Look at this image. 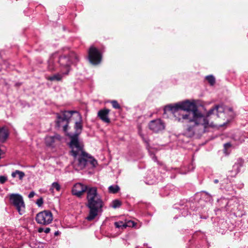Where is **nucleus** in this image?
Here are the masks:
<instances>
[{
  "label": "nucleus",
  "instance_id": "6e6552de",
  "mask_svg": "<svg viewBox=\"0 0 248 248\" xmlns=\"http://www.w3.org/2000/svg\"><path fill=\"white\" fill-rule=\"evenodd\" d=\"M35 219L38 224L47 225L53 220L52 214L48 210L40 212L36 215Z\"/></svg>",
  "mask_w": 248,
  "mask_h": 248
},
{
  "label": "nucleus",
  "instance_id": "7ed1b4c3",
  "mask_svg": "<svg viewBox=\"0 0 248 248\" xmlns=\"http://www.w3.org/2000/svg\"><path fill=\"white\" fill-rule=\"evenodd\" d=\"M87 206L89 209L86 219L88 221L93 220L99 213L102 212L104 202L101 196L98 193L95 186H90L87 192Z\"/></svg>",
  "mask_w": 248,
  "mask_h": 248
},
{
  "label": "nucleus",
  "instance_id": "20e7f679",
  "mask_svg": "<svg viewBox=\"0 0 248 248\" xmlns=\"http://www.w3.org/2000/svg\"><path fill=\"white\" fill-rule=\"evenodd\" d=\"M75 133L73 134H68V136L70 138V141L69 143V146L71 149L72 155H85L83 149V145L79 141L78 136L81 132L82 129V125L81 120L79 122H76L75 124Z\"/></svg>",
  "mask_w": 248,
  "mask_h": 248
},
{
  "label": "nucleus",
  "instance_id": "f03ea898",
  "mask_svg": "<svg viewBox=\"0 0 248 248\" xmlns=\"http://www.w3.org/2000/svg\"><path fill=\"white\" fill-rule=\"evenodd\" d=\"M79 61L78 55L73 51L63 53L55 52L52 54L48 61V69L50 71L60 68L62 75H68L71 69V65Z\"/></svg>",
  "mask_w": 248,
  "mask_h": 248
},
{
  "label": "nucleus",
  "instance_id": "0eeeda50",
  "mask_svg": "<svg viewBox=\"0 0 248 248\" xmlns=\"http://www.w3.org/2000/svg\"><path fill=\"white\" fill-rule=\"evenodd\" d=\"M10 203L16 209L20 215L25 212V204L22 197L18 194H11L9 195Z\"/></svg>",
  "mask_w": 248,
  "mask_h": 248
},
{
  "label": "nucleus",
  "instance_id": "f3484780",
  "mask_svg": "<svg viewBox=\"0 0 248 248\" xmlns=\"http://www.w3.org/2000/svg\"><path fill=\"white\" fill-rule=\"evenodd\" d=\"M11 175L13 178L18 177L19 180H22L25 176V174L23 171L16 170L12 173Z\"/></svg>",
  "mask_w": 248,
  "mask_h": 248
},
{
  "label": "nucleus",
  "instance_id": "1a4fd4ad",
  "mask_svg": "<svg viewBox=\"0 0 248 248\" xmlns=\"http://www.w3.org/2000/svg\"><path fill=\"white\" fill-rule=\"evenodd\" d=\"M102 56L99 50L95 47L92 46L88 51V59L90 62L93 64H97L101 61Z\"/></svg>",
  "mask_w": 248,
  "mask_h": 248
},
{
  "label": "nucleus",
  "instance_id": "f257e3e1",
  "mask_svg": "<svg viewBox=\"0 0 248 248\" xmlns=\"http://www.w3.org/2000/svg\"><path fill=\"white\" fill-rule=\"evenodd\" d=\"M165 110L171 112L175 122L193 124H187L184 130V135L189 138L195 135L197 126L202 127L203 132H205L207 128L217 126L211 121L212 118L223 117L225 113H228L230 117L234 115L231 108L222 105H216L204 115L198 109L194 101L188 100L168 105Z\"/></svg>",
  "mask_w": 248,
  "mask_h": 248
},
{
  "label": "nucleus",
  "instance_id": "4be33fe9",
  "mask_svg": "<svg viewBox=\"0 0 248 248\" xmlns=\"http://www.w3.org/2000/svg\"><path fill=\"white\" fill-rule=\"evenodd\" d=\"M206 79L211 85H213L215 83V78L212 75L206 76Z\"/></svg>",
  "mask_w": 248,
  "mask_h": 248
},
{
  "label": "nucleus",
  "instance_id": "412c9836",
  "mask_svg": "<svg viewBox=\"0 0 248 248\" xmlns=\"http://www.w3.org/2000/svg\"><path fill=\"white\" fill-rule=\"evenodd\" d=\"M115 226L119 229H124V222L122 221H119L114 223Z\"/></svg>",
  "mask_w": 248,
  "mask_h": 248
},
{
  "label": "nucleus",
  "instance_id": "ddd939ff",
  "mask_svg": "<svg viewBox=\"0 0 248 248\" xmlns=\"http://www.w3.org/2000/svg\"><path fill=\"white\" fill-rule=\"evenodd\" d=\"M61 139V136L58 134L53 136H47L45 139L46 143L47 146H52L55 142L60 141Z\"/></svg>",
  "mask_w": 248,
  "mask_h": 248
},
{
  "label": "nucleus",
  "instance_id": "c85d7f7f",
  "mask_svg": "<svg viewBox=\"0 0 248 248\" xmlns=\"http://www.w3.org/2000/svg\"><path fill=\"white\" fill-rule=\"evenodd\" d=\"M50 229L49 228H46L44 231V232H46V233H49L50 232Z\"/></svg>",
  "mask_w": 248,
  "mask_h": 248
},
{
  "label": "nucleus",
  "instance_id": "f8f14e48",
  "mask_svg": "<svg viewBox=\"0 0 248 248\" xmlns=\"http://www.w3.org/2000/svg\"><path fill=\"white\" fill-rule=\"evenodd\" d=\"M110 110L107 108L100 110L97 113V116L104 123L108 124L110 121L108 117Z\"/></svg>",
  "mask_w": 248,
  "mask_h": 248
},
{
  "label": "nucleus",
  "instance_id": "aec40b11",
  "mask_svg": "<svg viewBox=\"0 0 248 248\" xmlns=\"http://www.w3.org/2000/svg\"><path fill=\"white\" fill-rule=\"evenodd\" d=\"M108 190L109 193L114 194L117 193L119 191L120 187L117 185H112L108 187Z\"/></svg>",
  "mask_w": 248,
  "mask_h": 248
},
{
  "label": "nucleus",
  "instance_id": "423d86ee",
  "mask_svg": "<svg viewBox=\"0 0 248 248\" xmlns=\"http://www.w3.org/2000/svg\"><path fill=\"white\" fill-rule=\"evenodd\" d=\"M74 113H77V112L75 111H63L57 114V126L58 127H62L63 130L66 132L69 123V120Z\"/></svg>",
  "mask_w": 248,
  "mask_h": 248
},
{
  "label": "nucleus",
  "instance_id": "9b49d317",
  "mask_svg": "<svg viewBox=\"0 0 248 248\" xmlns=\"http://www.w3.org/2000/svg\"><path fill=\"white\" fill-rule=\"evenodd\" d=\"M148 125L149 129L155 133L163 130L165 127L164 123L160 119L151 121Z\"/></svg>",
  "mask_w": 248,
  "mask_h": 248
},
{
  "label": "nucleus",
  "instance_id": "6ab92c4d",
  "mask_svg": "<svg viewBox=\"0 0 248 248\" xmlns=\"http://www.w3.org/2000/svg\"><path fill=\"white\" fill-rule=\"evenodd\" d=\"M62 74L57 73L52 76L47 78V79L50 81H60L62 79Z\"/></svg>",
  "mask_w": 248,
  "mask_h": 248
},
{
  "label": "nucleus",
  "instance_id": "5701e85b",
  "mask_svg": "<svg viewBox=\"0 0 248 248\" xmlns=\"http://www.w3.org/2000/svg\"><path fill=\"white\" fill-rule=\"evenodd\" d=\"M135 225V223L132 220H128L124 222V228L125 229L126 227H134Z\"/></svg>",
  "mask_w": 248,
  "mask_h": 248
},
{
  "label": "nucleus",
  "instance_id": "39448f33",
  "mask_svg": "<svg viewBox=\"0 0 248 248\" xmlns=\"http://www.w3.org/2000/svg\"><path fill=\"white\" fill-rule=\"evenodd\" d=\"M86 155H72L75 157L74 165L76 170H82L84 169L87 162H90L93 167H95L97 164V161L88 154L84 151Z\"/></svg>",
  "mask_w": 248,
  "mask_h": 248
},
{
  "label": "nucleus",
  "instance_id": "dca6fc26",
  "mask_svg": "<svg viewBox=\"0 0 248 248\" xmlns=\"http://www.w3.org/2000/svg\"><path fill=\"white\" fill-rule=\"evenodd\" d=\"M243 165V161L241 159L238 160L237 162H236L234 165L233 166V170L232 171L234 172L233 175H235L237 174L240 170V168Z\"/></svg>",
  "mask_w": 248,
  "mask_h": 248
},
{
  "label": "nucleus",
  "instance_id": "2eb2a0df",
  "mask_svg": "<svg viewBox=\"0 0 248 248\" xmlns=\"http://www.w3.org/2000/svg\"><path fill=\"white\" fill-rule=\"evenodd\" d=\"M9 132L5 127H0V142H4L8 138Z\"/></svg>",
  "mask_w": 248,
  "mask_h": 248
},
{
  "label": "nucleus",
  "instance_id": "393cba45",
  "mask_svg": "<svg viewBox=\"0 0 248 248\" xmlns=\"http://www.w3.org/2000/svg\"><path fill=\"white\" fill-rule=\"evenodd\" d=\"M111 103L112 105V107L116 109H119L120 108V106L118 104L117 101L116 100H113L111 101Z\"/></svg>",
  "mask_w": 248,
  "mask_h": 248
},
{
  "label": "nucleus",
  "instance_id": "9d476101",
  "mask_svg": "<svg viewBox=\"0 0 248 248\" xmlns=\"http://www.w3.org/2000/svg\"><path fill=\"white\" fill-rule=\"evenodd\" d=\"M90 187V186L84 185L80 183H76L72 188V193L77 197H81L85 192H87L88 188Z\"/></svg>",
  "mask_w": 248,
  "mask_h": 248
},
{
  "label": "nucleus",
  "instance_id": "2f4dec72",
  "mask_svg": "<svg viewBox=\"0 0 248 248\" xmlns=\"http://www.w3.org/2000/svg\"><path fill=\"white\" fill-rule=\"evenodd\" d=\"M44 229H43V228H39L38 229V232H44Z\"/></svg>",
  "mask_w": 248,
  "mask_h": 248
},
{
  "label": "nucleus",
  "instance_id": "a878e982",
  "mask_svg": "<svg viewBox=\"0 0 248 248\" xmlns=\"http://www.w3.org/2000/svg\"><path fill=\"white\" fill-rule=\"evenodd\" d=\"M7 180V177L5 176H0V183L4 184Z\"/></svg>",
  "mask_w": 248,
  "mask_h": 248
},
{
  "label": "nucleus",
  "instance_id": "cd10ccee",
  "mask_svg": "<svg viewBox=\"0 0 248 248\" xmlns=\"http://www.w3.org/2000/svg\"><path fill=\"white\" fill-rule=\"evenodd\" d=\"M34 195H35V193L33 191H31L29 194L28 197L29 198H31L33 197Z\"/></svg>",
  "mask_w": 248,
  "mask_h": 248
},
{
  "label": "nucleus",
  "instance_id": "b1692460",
  "mask_svg": "<svg viewBox=\"0 0 248 248\" xmlns=\"http://www.w3.org/2000/svg\"><path fill=\"white\" fill-rule=\"evenodd\" d=\"M121 205V202L118 200H114L112 202V207L114 208L119 207Z\"/></svg>",
  "mask_w": 248,
  "mask_h": 248
},
{
  "label": "nucleus",
  "instance_id": "bb28decb",
  "mask_svg": "<svg viewBox=\"0 0 248 248\" xmlns=\"http://www.w3.org/2000/svg\"><path fill=\"white\" fill-rule=\"evenodd\" d=\"M36 204L39 207H41L43 204V200L42 198L38 199L36 201Z\"/></svg>",
  "mask_w": 248,
  "mask_h": 248
},
{
  "label": "nucleus",
  "instance_id": "72a5a7b5",
  "mask_svg": "<svg viewBox=\"0 0 248 248\" xmlns=\"http://www.w3.org/2000/svg\"><path fill=\"white\" fill-rule=\"evenodd\" d=\"M141 136L142 137V138L143 139V140H144V141H145V142H148V141H147V140H145V139L142 137V136L141 135Z\"/></svg>",
  "mask_w": 248,
  "mask_h": 248
},
{
  "label": "nucleus",
  "instance_id": "7c9ffc66",
  "mask_svg": "<svg viewBox=\"0 0 248 248\" xmlns=\"http://www.w3.org/2000/svg\"><path fill=\"white\" fill-rule=\"evenodd\" d=\"M231 146V144L230 143H227L224 144L225 148H229Z\"/></svg>",
  "mask_w": 248,
  "mask_h": 248
},
{
  "label": "nucleus",
  "instance_id": "4468645a",
  "mask_svg": "<svg viewBox=\"0 0 248 248\" xmlns=\"http://www.w3.org/2000/svg\"><path fill=\"white\" fill-rule=\"evenodd\" d=\"M218 202L220 205L223 204H225V206L224 207L225 210L230 211L231 212L234 210L233 208L232 207V206L233 205V203L234 202L232 201H228V200L223 198L220 199Z\"/></svg>",
  "mask_w": 248,
  "mask_h": 248
},
{
  "label": "nucleus",
  "instance_id": "a211bd4d",
  "mask_svg": "<svg viewBox=\"0 0 248 248\" xmlns=\"http://www.w3.org/2000/svg\"><path fill=\"white\" fill-rule=\"evenodd\" d=\"M61 188V186L58 182H54L52 184L51 187L49 189V191L51 193H53L54 192V189L57 191H60Z\"/></svg>",
  "mask_w": 248,
  "mask_h": 248
},
{
  "label": "nucleus",
  "instance_id": "473e14b6",
  "mask_svg": "<svg viewBox=\"0 0 248 248\" xmlns=\"http://www.w3.org/2000/svg\"><path fill=\"white\" fill-rule=\"evenodd\" d=\"M214 182L215 183V184H217L218 183V180L217 179H215L214 181Z\"/></svg>",
  "mask_w": 248,
  "mask_h": 248
},
{
  "label": "nucleus",
  "instance_id": "c756f323",
  "mask_svg": "<svg viewBox=\"0 0 248 248\" xmlns=\"http://www.w3.org/2000/svg\"><path fill=\"white\" fill-rule=\"evenodd\" d=\"M150 155L152 157L153 159L155 161H156V157L155 156V155L153 154H150Z\"/></svg>",
  "mask_w": 248,
  "mask_h": 248
}]
</instances>
